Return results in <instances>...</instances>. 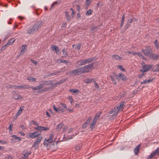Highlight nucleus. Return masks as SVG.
Returning <instances> with one entry per match:
<instances>
[{"label": "nucleus", "instance_id": "f257e3e1", "mask_svg": "<svg viewBox=\"0 0 159 159\" xmlns=\"http://www.w3.org/2000/svg\"><path fill=\"white\" fill-rule=\"evenodd\" d=\"M56 139L55 138H54V134L52 133L49 136L48 139L45 138L43 142L44 145L47 147H49V148H51L52 150H56L57 148V143H56L54 146L53 142Z\"/></svg>", "mask_w": 159, "mask_h": 159}, {"label": "nucleus", "instance_id": "f03ea898", "mask_svg": "<svg viewBox=\"0 0 159 159\" xmlns=\"http://www.w3.org/2000/svg\"><path fill=\"white\" fill-rule=\"evenodd\" d=\"M42 25V21H39L31 25L27 30V33L29 34H33L38 31L39 29H40Z\"/></svg>", "mask_w": 159, "mask_h": 159}, {"label": "nucleus", "instance_id": "7ed1b4c3", "mask_svg": "<svg viewBox=\"0 0 159 159\" xmlns=\"http://www.w3.org/2000/svg\"><path fill=\"white\" fill-rule=\"evenodd\" d=\"M93 63L89 64L82 67L84 73H88L90 71L91 68L93 67Z\"/></svg>", "mask_w": 159, "mask_h": 159}, {"label": "nucleus", "instance_id": "20e7f679", "mask_svg": "<svg viewBox=\"0 0 159 159\" xmlns=\"http://www.w3.org/2000/svg\"><path fill=\"white\" fill-rule=\"evenodd\" d=\"M141 51L143 54L146 56H147L151 52V50L150 48L148 46L146 47L145 49H142Z\"/></svg>", "mask_w": 159, "mask_h": 159}, {"label": "nucleus", "instance_id": "39448f33", "mask_svg": "<svg viewBox=\"0 0 159 159\" xmlns=\"http://www.w3.org/2000/svg\"><path fill=\"white\" fill-rule=\"evenodd\" d=\"M115 76L116 79L125 81L127 80V78L121 73H119L118 74H116Z\"/></svg>", "mask_w": 159, "mask_h": 159}, {"label": "nucleus", "instance_id": "423d86ee", "mask_svg": "<svg viewBox=\"0 0 159 159\" xmlns=\"http://www.w3.org/2000/svg\"><path fill=\"white\" fill-rule=\"evenodd\" d=\"M40 134V133H37L36 132H34L32 133H28L26 134V135L28 137L31 139H34L39 137Z\"/></svg>", "mask_w": 159, "mask_h": 159}, {"label": "nucleus", "instance_id": "0eeeda50", "mask_svg": "<svg viewBox=\"0 0 159 159\" xmlns=\"http://www.w3.org/2000/svg\"><path fill=\"white\" fill-rule=\"evenodd\" d=\"M152 66L149 65H144L143 66V70H141L140 71L143 72L147 71L150 70Z\"/></svg>", "mask_w": 159, "mask_h": 159}, {"label": "nucleus", "instance_id": "6e6552de", "mask_svg": "<svg viewBox=\"0 0 159 159\" xmlns=\"http://www.w3.org/2000/svg\"><path fill=\"white\" fill-rule=\"evenodd\" d=\"M125 102L123 101L121 102L119 106L116 107V109L117 110L116 113L120 111H122L124 107Z\"/></svg>", "mask_w": 159, "mask_h": 159}, {"label": "nucleus", "instance_id": "1a4fd4ad", "mask_svg": "<svg viewBox=\"0 0 159 159\" xmlns=\"http://www.w3.org/2000/svg\"><path fill=\"white\" fill-rule=\"evenodd\" d=\"M42 139V137H39L37 138L36 140L33 143V147H35L37 146L40 143Z\"/></svg>", "mask_w": 159, "mask_h": 159}, {"label": "nucleus", "instance_id": "9d476101", "mask_svg": "<svg viewBox=\"0 0 159 159\" xmlns=\"http://www.w3.org/2000/svg\"><path fill=\"white\" fill-rule=\"evenodd\" d=\"M12 98H13L15 100H17L19 98L23 99V97L22 96L19 95L18 93L14 92L13 93Z\"/></svg>", "mask_w": 159, "mask_h": 159}, {"label": "nucleus", "instance_id": "9b49d317", "mask_svg": "<svg viewBox=\"0 0 159 159\" xmlns=\"http://www.w3.org/2000/svg\"><path fill=\"white\" fill-rule=\"evenodd\" d=\"M66 50L67 49L65 48H64L61 51L63 55V56L61 57L62 58L64 57L66 58L68 56V55Z\"/></svg>", "mask_w": 159, "mask_h": 159}, {"label": "nucleus", "instance_id": "f8f14e48", "mask_svg": "<svg viewBox=\"0 0 159 159\" xmlns=\"http://www.w3.org/2000/svg\"><path fill=\"white\" fill-rule=\"evenodd\" d=\"M43 87V84H40L39 85L35 87H34L32 86L29 87V88L32 89L34 91H36L37 90H39L41 89Z\"/></svg>", "mask_w": 159, "mask_h": 159}, {"label": "nucleus", "instance_id": "ddd939ff", "mask_svg": "<svg viewBox=\"0 0 159 159\" xmlns=\"http://www.w3.org/2000/svg\"><path fill=\"white\" fill-rule=\"evenodd\" d=\"M92 118L91 116L89 117L86 122L83 125V127L85 128L89 124L91 120H92Z\"/></svg>", "mask_w": 159, "mask_h": 159}, {"label": "nucleus", "instance_id": "4468645a", "mask_svg": "<svg viewBox=\"0 0 159 159\" xmlns=\"http://www.w3.org/2000/svg\"><path fill=\"white\" fill-rule=\"evenodd\" d=\"M149 58L153 60H157L159 59V55L155 54H151L149 55Z\"/></svg>", "mask_w": 159, "mask_h": 159}, {"label": "nucleus", "instance_id": "2eb2a0df", "mask_svg": "<svg viewBox=\"0 0 159 159\" xmlns=\"http://www.w3.org/2000/svg\"><path fill=\"white\" fill-rule=\"evenodd\" d=\"M23 155L24 156V157H23L22 158V159H27L28 158V155H30L31 152H29L27 150H25L23 151Z\"/></svg>", "mask_w": 159, "mask_h": 159}, {"label": "nucleus", "instance_id": "dca6fc26", "mask_svg": "<svg viewBox=\"0 0 159 159\" xmlns=\"http://www.w3.org/2000/svg\"><path fill=\"white\" fill-rule=\"evenodd\" d=\"M95 60V57H93L84 60L85 64L91 62Z\"/></svg>", "mask_w": 159, "mask_h": 159}, {"label": "nucleus", "instance_id": "f3484780", "mask_svg": "<svg viewBox=\"0 0 159 159\" xmlns=\"http://www.w3.org/2000/svg\"><path fill=\"white\" fill-rule=\"evenodd\" d=\"M68 72L69 74L70 75H78L77 69L71 70H70Z\"/></svg>", "mask_w": 159, "mask_h": 159}, {"label": "nucleus", "instance_id": "a211bd4d", "mask_svg": "<svg viewBox=\"0 0 159 159\" xmlns=\"http://www.w3.org/2000/svg\"><path fill=\"white\" fill-rule=\"evenodd\" d=\"M15 41V39L14 38H12L7 42V43L5 44V46L8 47L9 45H11Z\"/></svg>", "mask_w": 159, "mask_h": 159}, {"label": "nucleus", "instance_id": "6ab92c4d", "mask_svg": "<svg viewBox=\"0 0 159 159\" xmlns=\"http://www.w3.org/2000/svg\"><path fill=\"white\" fill-rule=\"evenodd\" d=\"M141 146V144H139L134 149V152L135 155H137L139 151V148Z\"/></svg>", "mask_w": 159, "mask_h": 159}, {"label": "nucleus", "instance_id": "aec40b11", "mask_svg": "<svg viewBox=\"0 0 159 159\" xmlns=\"http://www.w3.org/2000/svg\"><path fill=\"white\" fill-rule=\"evenodd\" d=\"M51 48L52 49V50H54L57 54H58V53L60 51V50L59 49L58 47L56 45H53L52 46Z\"/></svg>", "mask_w": 159, "mask_h": 159}, {"label": "nucleus", "instance_id": "412c9836", "mask_svg": "<svg viewBox=\"0 0 159 159\" xmlns=\"http://www.w3.org/2000/svg\"><path fill=\"white\" fill-rule=\"evenodd\" d=\"M67 80V79H64L62 80H60V81L57 82L55 84H54V86H55L56 85H59L62 84L65 82Z\"/></svg>", "mask_w": 159, "mask_h": 159}, {"label": "nucleus", "instance_id": "4be33fe9", "mask_svg": "<svg viewBox=\"0 0 159 159\" xmlns=\"http://www.w3.org/2000/svg\"><path fill=\"white\" fill-rule=\"evenodd\" d=\"M43 85H49L50 84H52V81L50 80H43L42 81Z\"/></svg>", "mask_w": 159, "mask_h": 159}, {"label": "nucleus", "instance_id": "5701e85b", "mask_svg": "<svg viewBox=\"0 0 159 159\" xmlns=\"http://www.w3.org/2000/svg\"><path fill=\"white\" fill-rule=\"evenodd\" d=\"M65 15L66 17V18L67 20L69 21L71 20V16L69 15L68 12V11H66L65 12Z\"/></svg>", "mask_w": 159, "mask_h": 159}, {"label": "nucleus", "instance_id": "b1692460", "mask_svg": "<svg viewBox=\"0 0 159 159\" xmlns=\"http://www.w3.org/2000/svg\"><path fill=\"white\" fill-rule=\"evenodd\" d=\"M26 48V45H22L20 48L21 52L23 53L25 52Z\"/></svg>", "mask_w": 159, "mask_h": 159}, {"label": "nucleus", "instance_id": "393cba45", "mask_svg": "<svg viewBox=\"0 0 159 159\" xmlns=\"http://www.w3.org/2000/svg\"><path fill=\"white\" fill-rule=\"evenodd\" d=\"M23 110V107H20L19 111L16 113V116H19L20 115V114L21 113Z\"/></svg>", "mask_w": 159, "mask_h": 159}, {"label": "nucleus", "instance_id": "a878e982", "mask_svg": "<svg viewBox=\"0 0 159 159\" xmlns=\"http://www.w3.org/2000/svg\"><path fill=\"white\" fill-rule=\"evenodd\" d=\"M112 59L116 60H120L121 59V57L117 55H113L111 57Z\"/></svg>", "mask_w": 159, "mask_h": 159}, {"label": "nucleus", "instance_id": "bb28decb", "mask_svg": "<svg viewBox=\"0 0 159 159\" xmlns=\"http://www.w3.org/2000/svg\"><path fill=\"white\" fill-rule=\"evenodd\" d=\"M76 64H78L80 63L79 65L80 66L85 65L84 60L82 61H76Z\"/></svg>", "mask_w": 159, "mask_h": 159}, {"label": "nucleus", "instance_id": "cd10ccee", "mask_svg": "<svg viewBox=\"0 0 159 159\" xmlns=\"http://www.w3.org/2000/svg\"><path fill=\"white\" fill-rule=\"evenodd\" d=\"M152 79H149V80H145L143 81V82H141V84H148L150 82L152 81Z\"/></svg>", "mask_w": 159, "mask_h": 159}, {"label": "nucleus", "instance_id": "c85d7f7f", "mask_svg": "<svg viewBox=\"0 0 159 159\" xmlns=\"http://www.w3.org/2000/svg\"><path fill=\"white\" fill-rule=\"evenodd\" d=\"M61 71H56V72H53V73H52L51 74H48V76L49 77H50V76H51L52 75H56L57 74L61 72Z\"/></svg>", "mask_w": 159, "mask_h": 159}, {"label": "nucleus", "instance_id": "c756f323", "mask_svg": "<svg viewBox=\"0 0 159 159\" xmlns=\"http://www.w3.org/2000/svg\"><path fill=\"white\" fill-rule=\"evenodd\" d=\"M17 89H27L29 88V87L28 86H25V85H20L17 86Z\"/></svg>", "mask_w": 159, "mask_h": 159}, {"label": "nucleus", "instance_id": "7c9ffc66", "mask_svg": "<svg viewBox=\"0 0 159 159\" xmlns=\"http://www.w3.org/2000/svg\"><path fill=\"white\" fill-rule=\"evenodd\" d=\"M28 80L30 82H35L36 81V80L35 78H32L31 76H29L27 78Z\"/></svg>", "mask_w": 159, "mask_h": 159}, {"label": "nucleus", "instance_id": "2f4dec72", "mask_svg": "<svg viewBox=\"0 0 159 159\" xmlns=\"http://www.w3.org/2000/svg\"><path fill=\"white\" fill-rule=\"evenodd\" d=\"M111 78V80L112 83L114 84H116V82L115 80V78L114 76L112 75H111L110 76Z\"/></svg>", "mask_w": 159, "mask_h": 159}, {"label": "nucleus", "instance_id": "473e14b6", "mask_svg": "<svg viewBox=\"0 0 159 159\" xmlns=\"http://www.w3.org/2000/svg\"><path fill=\"white\" fill-rule=\"evenodd\" d=\"M156 154V153L155 152V151H154L153 152H152L151 154L148 157V159H151Z\"/></svg>", "mask_w": 159, "mask_h": 159}, {"label": "nucleus", "instance_id": "72a5a7b5", "mask_svg": "<svg viewBox=\"0 0 159 159\" xmlns=\"http://www.w3.org/2000/svg\"><path fill=\"white\" fill-rule=\"evenodd\" d=\"M82 69V67L79 68L77 69L78 75H79L80 74L83 73V70Z\"/></svg>", "mask_w": 159, "mask_h": 159}, {"label": "nucleus", "instance_id": "f704fd0d", "mask_svg": "<svg viewBox=\"0 0 159 159\" xmlns=\"http://www.w3.org/2000/svg\"><path fill=\"white\" fill-rule=\"evenodd\" d=\"M69 91L73 93H78L79 92V90L78 89H71L69 90Z\"/></svg>", "mask_w": 159, "mask_h": 159}, {"label": "nucleus", "instance_id": "c9c22d12", "mask_svg": "<svg viewBox=\"0 0 159 159\" xmlns=\"http://www.w3.org/2000/svg\"><path fill=\"white\" fill-rule=\"evenodd\" d=\"M63 124L62 123H60L57 125V129L59 130L63 127Z\"/></svg>", "mask_w": 159, "mask_h": 159}, {"label": "nucleus", "instance_id": "e433bc0d", "mask_svg": "<svg viewBox=\"0 0 159 159\" xmlns=\"http://www.w3.org/2000/svg\"><path fill=\"white\" fill-rule=\"evenodd\" d=\"M12 137L15 139L16 141H19L20 140V138L17 137L15 135H12Z\"/></svg>", "mask_w": 159, "mask_h": 159}, {"label": "nucleus", "instance_id": "4c0bfd02", "mask_svg": "<svg viewBox=\"0 0 159 159\" xmlns=\"http://www.w3.org/2000/svg\"><path fill=\"white\" fill-rule=\"evenodd\" d=\"M42 126L38 125L34 127V129L38 131H41Z\"/></svg>", "mask_w": 159, "mask_h": 159}, {"label": "nucleus", "instance_id": "58836bf2", "mask_svg": "<svg viewBox=\"0 0 159 159\" xmlns=\"http://www.w3.org/2000/svg\"><path fill=\"white\" fill-rule=\"evenodd\" d=\"M91 0H87L86 3H85V5L86 7L87 8L90 5V3H91Z\"/></svg>", "mask_w": 159, "mask_h": 159}, {"label": "nucleus", "instance_id": "ea45409f", "mask_svg": "<svg viewBox=\"0 0 159 159\" xmlns=\"http://www.w3.org/2000/svg\"><path fill=\"white\" fill-rule=\"evenodd\" d=\"M95 122H94L93 121H92V122L91 123L90 125V127L91 129H93L94 128V125L95 124Z\"/></svg>", "mask_w": 159, "mask_h": 159}, {"label": "nucleus", "instance_id": "a19ab883", "mask_svg": "<svg viewBox=\"0 0 159 159\" xmlns=\"http://www.w3.org/2000/svg\"><path fill=\"white\" fill-rule=\"evenodd\" d=\"M13 128V123L12 122L10 124L9 127H8V129H9V131L12 132V129Z\"/></svg>", "mask_w": 159, "mask_h": 159}, {"label": "nucleus", "instance_id": "79ce46f5", "mask_svg": "<svg viewBox=\"0 0 159 159\" xmlns=\"http://www.w3.org/2000/svg\"><path fill=\"white\" fill-rule=\"evenodd\" d=\"M93 81H94V80L93 79H88L87 81H85V82L87 83V84H89L92 82Z\"/></svg>", "mask_w": 159, "mask_h": 159}, {"label": "nucleus", "instance_id": "37998d69", "mask_svg": "<svg viewBox=\"0 0 159 159\" xmlns=\"http://www.w3.org/2000/svg\"><path fill=\"white\" fill-rule=\"evenodd\" d=\"M92 11L91 9H89L86 12V15H89L92 14Z\"/></svg>", "mask_w": 159, "mask_h": 159}, {"label": "nucleus", "instance_id": "c03bdc74", "mask_svg": "<svg viewBox=\"0 0 159 159\" xmlns=\"http://www.w3.org/2000/svg\"><path fill=\"white\" fill-rule=\"evenodd\" d=\"M94 87L96 89H99V85L97 84V83L94 80Z\"/></svg>", "mask_w": 159, "mask_h": 159}, {"label": "nucleus", "instance_id": "a18cd8bd", "mask_svg": "<svg viewBox=\"0 0 159 159\" xmlns=\"http://www.w3.org/2000/svg\"><path fill=\"white\" fill-rule=\"evenodd\" d=\"M50 89V88L49 87H47L43 89H41V91L42 92H46L48 91L49 89Z\"/></svg>", "mask_w": 159, "mask_h": 159}, {"label": "nucleus", "instance_id": "49530a36", "mask_svg": "<svg viewBox=\"0 0 159 159\" xmlns=\"http://www.w3.org/2000/svg\"><path fill=\"white\" fill-rule=\"evenodd\" d=\"M49 127L46 126H42V130H49Z\"/></svg>", "mask_w": 159, "mask_h": 159}, {"label": "nucleus", "instance_id": "de8ad7c7", "mask_svg": "<svg viewBox=\"0 0 159 159\" xmlns=\"http://www.w3.org/2000/svg\"><path fill=\"white\" fill-rule=\"evenodd\" d=\"M116 107H115L113 109L111 110L109 112V113L111 114L115 112L116 111Z\"/></svg>", "mask_w": 159, "mask_h": 159}, {"label": "nucleus", "instance_id": "09e8293b", "mask_svg": "<svg viewBox=\"0 0 159 159\" xmlns=\"http://www.w3.org/2000/svg\"><path fill=\"white\" fill-rule=\"evenodd\" d=\"M154 44L155 46L157 48H159V43L157 41V39H156L155 41V42H154Z\"/></svg>", "mask_w": 159, "mask_h": 159}, {"label": "nucleus", "instance_id": "8fccbe9b", "mask_svg": "<svg viewBox=\"0 0 159 159\" xmlns=\"http://www.w3.org/2000/svg\"><path fill=\"white\" fill-rule=\"evenodd\" d=\"M68 98L70 100V102L71 103H72L73 102L74 100L71 96H69L68 97Z\"/></svg>", "mask_w": 159, "mask_h": 159}, {"label": "nucleus", "instance_id": "3c124183", "mask_svg": "<svg viewBox=\"0 0 159 159\" xmlns=\"http://www.w3.org/2000/svg\"><path fill=\"white\" fill-rule=\"evenodd\" d=\"M31 122L32 124H33L34 125H36L37 126L39 125V123H37V122H36L35 121L32 120L31 121Z\"/></svg>", "mask_w": 159, "mask_h": 159}, {"label": "nucleus", "instance_id": "603ef678", "mask_svg": "<svg viewBox=\"0 0 159 159\" xmlns=\"http://www.w3.org/2000/svg\"><path fill=\"white\" fill-rule=\"evenodd\" d=\"M60 1L58 2V1H57L56 2H55L52 4L51 7H53L56 4H57L60 3Z\"/></svg>", "mask_w": 159, "mask_h": 159}, {"label": "nucleus", "instance_id": "864d4df0", "mask_svg": "<svg viewBox=\"0 0 159 159\" xmlns=\"http://www.w3.org/2000/svg\"><path fill=\"white\" fill-rule=\"evenodd\" d=\"M131 26V24L130 23H127L125 26V30H126Z\"/></svg>", "mask_w": 159, "mask_h": 159}, {"label": "nucleus", "instance_id": "5fc2aeb1", "mask_svg": "<svg viewBox=\"0 0 159 159\" xmlns=\"http://www.w3.org/2000/svg\"><path fill=\"white\" fill-rule=\"evenodd\" d=\"M64 139H65L66 140H68L69 139H72V137H70V136L67 137L66 136V135H64Z\"/></svg>", "mask_w": 159, "mask_h": 159}, {"label": "nucleus", "instance_id": "6e6d98bb", "mask_svg": "<svg viewBox=\"0 0 159 159\" xmlns=\"http://www.w3.org/2000/svg\"><path fill=\"white\" fill-rule=\"evenodd\" d=\"M60 105L63 108H66V106L65 104L63 103H60Z\"/></svg>", "mask_w": 159, "mask_h": 159}, {"label": "nucleus", "instance_id": "4d7b16f0", "mask_svg": "<svg viewBox=\"0 0 159 159\" xmlns=\"http://www.w3.org/2000/svg\"><path fill=\"white\" fill-rule=\"evenodd\" d=\"M118 68L120 69V70H121V71H124L125 70V69L123 68V66H122L119 65L118 66Z\"/></svg>", "mask_w": 159, "mask_h": 159}, {"label": "nucleus", "instance_id": "13d9d810", "mask_svg": "<svg viewBox=\"0 0 159 159\" xmlns=\"http://www.w3.org/2000/svg\"><path fill=\"white\" fill-rule=\"evenodd\" d=\"M81 148L80 145L77 144L76 145L75 148L76 150H79Z\"/></svg>", "mask_w": 159, "mask_h": 159}, {"label": "nucleus", "instance_id": "bf43d9fd", "mask_svg": "<svg viewBox=\"0 0 159 159\" xmlns=\"http://www.w3.org/2000/svg\"><path fill=\"white\" fill-rule=\"evenodd\" d=\"M101 112H99L96 115L95 117L96 118H97L98 119V118L99 117L100 115H101Z\"/></svg>", "mask_w": 159, "mask_h": 159}, {"label": "nucleus", "instance_id": "052dcab7", "mask_svg": "<svg viewBox=\"0 0 159 159\" xmlns=\"http://www.w3.org/2000/svg\"><path fill=\"white\" fill-rule=\"evenodd\" d=\"M20 128L23 130L25 129H26V126L24 125H21Z\"/></svg>", "mask_w": 159, "mask_h": 159}, {"label": "nucleus", "instance_id": "680f3d73", "mask_svg": "<svg viewBox=\"0 0 159 159\" xmlns=\"http://www.w3.org/2000/svg\"><path fill=\"white\" fill-rule=\"evenodd\" d=\"M53 107L55 111H56V112H58L59 111V109L58 108L56 107L54 105L53 106Z\"/></svg>", "mask_w": 159, "mask_h": 159}, {"label": "nucleus", "instance_id": "e2e57ef3", "mask_svg": "<svg viewBox=\"0 0 159 159\" xmlns=\"http://www.w3.org/2000/svg\"><path fill=\"white\" fill-rule=\"evenodd\" d=\"M156 154L159 156V148H158L155 151Z\"/></svg>", "mask_w": 159, "mask_h": 159}, {"label": "nucleus", "instance_id": "0e129e2a", "mask_svg": "<svg viewBox=\"0 0 159 159\" xmlns=\"http://www.w3.org/2000/svg\"><path fill=\"white\" fill-rule=\"evenodd\" d=\"M0 143L2 144H6L7 143V142L6 141H2L0 140Z\"/></svg>", "mask_w": 159, "mask_h": 159}, {"label": "nucleus", "instance_id": "69168bd1", "mask_svg": "<svg viewBox=\"0 0 159 159\" xmlns=\"http://www.w3.org/2000/svg\"><path fill=\"white\" fill-rule=\"evenodd\" d=\"M31 61L32 63H33L35 65H36L37 63V61H35L34 60L32 59L31 60Z\"/></svg>", "mask_w": 159, "mask_h": 159}, {"label": "nucleus", "instance_id": "338daca9", "mask_svg": "<svg viewBox=\"0 0 159 159\" xmlns=\"http://www.w3.org/2000/svg\"><path fill=\"white\" fill-rule=\"evenodd\" d=\"M76 8L77 11L79 12L80 10V6L79 5H77L76 6Z\"/></svg>", "mask_w": 159, "mask_h": 159}, {"label": "nucleus", "instance_id": "774afa93", "mask_svg": "<svg viewBox=\"0 0 159 159\" xmlns=\"http://www.w3.org/2000/svg\"><path fill=\"white\" fill-rule=\"evenodd\" d=\"M5 159H12V158L11 156H8L7 157H6Z\"/></svg>", "mask_w": 159, "mask_h": 159}]
</instances>
